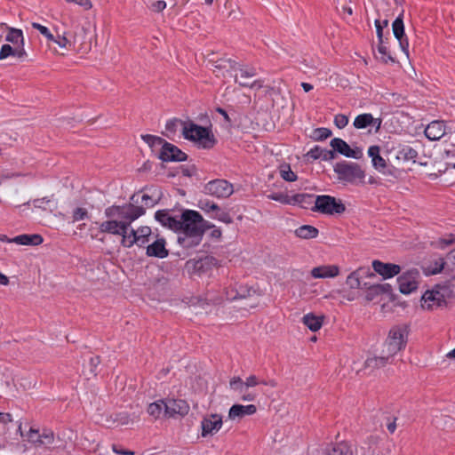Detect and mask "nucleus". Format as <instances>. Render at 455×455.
Wrapping results in <instances>:
<instances>
[{"instance_id":"nucleus-64","label":"nucleus","mask_w":455,"mask_h":455,"mask_svg":"<svg viewBox=\"0 0 455 455\" xmlns=\"http://www.w3.org/2000/svg\"><path fill=\"white\" fill-rule=\"evenodd\" d=\"M242 394L241 400L243 402H253L256 399V395L252 393H246L244 391Z\"/></svg>"},{"instance_id":"nucleus-13","label":"nucleus","mask_w":455,"mask_h":455,"mask_svg":"<svg viewBox=\"0 0 455 455\" xmlns=\"http://www.w3.org/2000/svg\"><path fill=\"white\" fill-rule=\"evenodd\" d=\"M257 294V290L248 284L235 282L226 291L227 299L229 300L244 299Z\"/></svg>"},{"instance_id":"nucleus-45","label":"nucleus","mask_w":455,"mask_h":455,"mask_svg":"<svg viewBox=\"0 0 455 455\" xmlns=\"http://www.w3.org/2000/svg\"><path fill=\"white\" fill-rule=\"evenodd\" d=\"M312 198V196L307 194H298L290 197L291 204H299L301 207H306L308 204V200Z\"/></svg>"},{"instance_id":"nucleus-10","label":"nucleus","mask_w":455,"mask_h":455,"mask_svg":"<svg viewBox=\"0 0 455 455\" xmlns=\"http://www.w3.org/2000/svg\"><path fill=\"white\" fill-rule=\"evenodd\" d=\"M217 265V259L212 256H206L199 259H189L185 264V268L189 275H202L210 271Z\"/></svg>"},{"instance_id":"nucleus-40","label":"nucleus","mask_w":455,"mask_h":455,"mask_svg":"<svg viewBox=\"0 0 455 455\" xmlns=\"http://www.w3.org/2000/svg\"><path fill=\"white\" fill-rule=\"evenodd\" d=\"M280 176L289 182L297 180V175L291 171L289 164H282L278 167Z\"/></svg>"},{"instance_id":"nucleus-37","label":"nucleus","mask_w":455,"mask_h":455,"mask_svg":"<svg viewBox=\"0 0 455 455\" xmlns=\"http://www.w3.org/2000/svg\"><path fill=\"white\" fill-rule=\"evenodd\" d=\"M377 50L380 57L376 56L378 60H379L382 63L387 64L388 62L395 63V58L392 57L390 52L387 47L384 45V42H379L377 46Z\"/></svg>"},{"instance_id":"nucleus-57","label":"nucleus","mask_w":455,"mask_h":455,"mask_svg":"<svg viewBox=\"0 0 455 455\" xmlns=\"http://www.w3.org/2000/svg\"><path fill=\"white\" fill-rule=\"evenodd\" d=\"M228 67H231V61L228 60H220L215 62L213 65V71L217 72V70H220L222 68H226Z\"/></svg>"},{"instance_id":"nucleus-54","label":"nucleus","mask_w":455,"mask_h":455,"mask_svg":"<svg viewBox=\"0 0 455 455\" xmlns=\"http://www.w3.org/2000/svg\"><path fill=\"white\" fill-rule=\"evenodd\" d=\"M215 212H216L215 218H217L219 220H220L224 223H227V224L232 223L233 220L228 212H221L220 209H219V211H215Z\"/></svg>"},{"instance_id":"nucleus-5","label":"nucleus","mask_w":455,"mask_h":455,"mask_svg":"<svg viewBox=\"0 0 455 455\" xmlns=\"http://www.w3.org/2000/svg\"><path fill=\"white\" fill-rule=\"evenodd\" d=\"M409 327L406 324L395 325L388 331L387 339L380 345L379 350L390 361L407 344Z\"/></svg>"},{"instance_id":"nucleus-17","label":"nucleus","mask_w":455,"mask_h":455,"mask_svg":"<svg viewBox=\"0 0 455 455\" xmlns=\"http://www.w3.org/2000/svg\"><path fill=\"white\" fill-rule=\"evenodd\" d=\"M28 441L39 447L44 444H52L54 442V434L52 430L44 429L42 434L35 428H30L27 434Z\"/></svg>"},{"instance_id":"nucleus-3","label":"nucleus","mask_w":455,"mask_h":455,"mask_svg":"<svg viewBox=\"0 0 455 455\" xmlns=\"http://www.w3.org/2000/svg\"><path fill=\"white\" fill-rule=\"evenodd\" d=\"M10 199L18 204H28V185L20 174L0 176V201Z\"/></svg>"},{"instance_id":"nucleus-52","label":"nucleus","mask_w":455,"mask_h":455,"mask_svg":"<svg viewBox=\"0 0 455 455\" xmlns=\"http://www.w3.org/2000/svg\"><path fill=\"white\" fill-rule=\"evenodd\" d=\"M334 124L339 129H342L347 125L348 117L342 114L336 115L334 117Z\"/></svg>"},{"instance_id":"nucleus-33","label":"nucleus","mask_w":455,"mask_h":455,"mask_svg":"<svg viewBox=\"0 0 455 455\" xmlns=\"http://www.w3.org/2000/svg\"><path fill=\"white\" fill-rule=\"evenodd\" d=\"M296 236L301 239H313L315 238L319 231L316 228L311 225H303L294 231Z\"/></svg>"},{"instance_id":"nucleus-23","label":"nucleus","mask_w":455,"mask_h":455,"mask_svg":"<svg viewBox=\"0 0 455 455\" xmlns=\"http://www.w3.org/2000/svg\"><path fill=\"white\" fill-rule=\"evenodd\" d=\"M165 240L158 238L147 246L146 254L148 257L164 259L169 255V251L165 247Z\"/></svg>"},{"instance_id":"nucleus-56","label":"nucleus","mask_w":455,"mask_h":455,"mask_svg":"<svg viewBox=\"0 0 455 455\" xmlns=\"http://www.w3.org/2000/svg\"><path fill=\"white\" fill-rule=\"evenodd\" d=\"M322 154H323V148L316 146L307 152V156H308L314 160H316L318 158H322V156H323Z\"/></svg>"},{"instance_id":"nucleus-9","label":"nucleus","mask_w":455,"mask_h":455,"mask_svg":"<svg viewBox=\"0 0 455 455\" xmlns=\"http://www.w3.org/2000/svg\"><path fill=\"white\" fill-rule=\"evenodd\" d=\"M164 415L168 419L183 418L188 415L190 411L189 404L183 399L166 398L164 399Z\"/></svg>"},{"instance_id":"nucleus-4","label":"nucleus","mask_w":455,"mask_h":455,"mask_svg":"<svg viewBox=\"0 0 455 455\" xmlns=\"http://www.w3.org/2000/svg\"><path fill=\"white\" fill-rule=\"evenodd\" d=\"M454 298V291L448 284H435L427 290L420 299V307L424 311L442 310L448 306V301Z\"/></svg>"},{"instance_id":"nucleus-19","label":"nucleus","mask_w":455,"mask_h":455,"mask_svg":"<svg viewBox=\"0 0 455 455\" xmlns=\"http://www.w3.org/2000/svg\"><path fill=\"white\" fill-rule=\"evenodd\" d=\"M395 37L399 41L400 47L405 56L409 58V42L404 36V25L401 16L397 17L392 24Z\"/></svg>"},{"instance_id":"nucleus-47","label":"nucleus","mask_w":455,"mask_h":455,"mask_svg":"<svg viewBox=\"0 0 455 455\" xmlns=\"http://www.w3.org/2000/svg\"><path fill=\"white\" fill-rule=\"evenodd\" d=\"M141 138L151 148H153L156 145L163 146V144L164 142V140L162 138L154 136V135H149V134L142 135Z\"/></svg>"},{"instance_id":"nucleus-18","label":"nucleus","mask_w":455,"mask_h":455,"mask_svg":"<svg viewBox=\"0 0 455 455\" xmlns=\"http://www.w3.org/2000/svg\"><path fill=\"white\" fill-rule=\"evenodd\" d=\"M43 241V237L37 234L20 235L14 238H8L6 235L0 234V242L14 243L20 245H39Z\"/></svg>"},{"instance_id":"nucleus-43","label":"nucleus","mask_w":455,"mask_h":455,"mask_svg":"<svg viewBox=\"0 0 455 455\" xmlns=\"http://www.w3.org/2000/svg\"><path fill=\"white\" fill-rule=\"evenodd\" d=\"M152 230L148 226H141L137 228V235L140 241V246H144L148 242V237L151 235Z\"/></svg>"},{"instance_id":"nucleus-24","label":"nucleus","mask_w":455,"mask_h":455,"mask_svg":"<svg viewBox=\"0 0 455 455\" xmlns=\"http://www.w3.org/2000/svg\"><path fill=\"white\" fill-rule=\"evenodd\" d=\"M361 274H365L369 277H375V274L371 272L369 268L363 269L359 268L354 272H352L347 277L346 283L348 285L350 289H362L367 286V283H361Z\"/></svg>"},{"instance_id":"nucleus-1","label":"nucleus","mask_w":455,"mask_h":455,"mask_svg":"<svg viewBox=\"0 0 455 455\" xmlns=\"http://www.w3.org/2000/svg\"><path fill=\"white\" fill-rule=\"evenodd\" d=\"M146 213L144 206H138L132 203L123 205H111L105 209L104 214L108 219L100 224L101 233L121 235V244L131 248L134 244L140 246L137 229L131 225Z\"/></svg>"},{"instance_id":"nucleus-30","label":"nucleus","mask_w":455,"mask_h":455,"mask_svg":"<svg viewBox=\"0 0 455 455\" xmlns=\"http://www.w3.org/2000/svg\"><path fill=\"white\" fill-rule=\"evenodd\" d=\"M390 360L383 355L381 352L379 351L378 355H369L364 361V368L370 369L371 371L382 368L386 366Z\"/></svg>"},{"instance_id":"nucleus-61","label":"nucleus","mask_w":455,"mask_h":455,"mask_svg":"<svg viewBox=\"0 0 455 455\" xmlns=\"http://www.w3.org/2000/svg\"><path fill=\"white\" fill-rule=\"evenodd\" d=\"M180 122H182V121L181 120H177V119L169 121L166 124V130L169 131V132H174L176 131L177 124H180Z\"/></svg>"},{"instance_id":"nucleus-48","label":"nucleus","mask_w":455,"mask_h":455,"mask_svg":"<svg viewBox=\"0 0 455 455\" xmlns=\"http://www.w3.org/2000/svg\"><path fill=\"white\" fill-rule=\"evenodd\" d=\"M54 43L61 49H65L72 44L71 41L67 37L66 33L62 35L58 34Z\"/></svg>"},{"instance_id":"nucleus-38","label":"nucleus","mask_w":455,"mask_h":455,"mask_svg":"<svg viewBox=\"0 0 455 455\" xmlns=\"http://www.w3.org/2000/svg\"><path fill=\"white\" fill-rule=\"evenodd\" d=\"M374 122V117L371 114H361L358 115L354 120V126L356 129H363L366 128Z\"/></svg>"},{"instance_id":"nucleus-25","label":"nucleus","mask_w":455,"mask_h":455,"mask_svg":"<svg viewBox=\"0 0 455 455\" xmlns=\"http://www.w3.org/2000/svg\"><path fill=\"white\" fill-rule=\"evenodd\" d=\"M339 274V267L336 265H322L311 269L310 275L314 278H332Z\"/></svg>"},{"instance_id":"nucleus-11","label":"nucleus","mask_w":455,"mask_h":455,"mask_svg":"<svg viewBox=\"0 0 455 455\" xmlns=\"http://www.w3.org/2000/svg\"><path fill=\"white\" fill-rule=\"evenodd\" d=\"M420 274L419 270L413 268L404 272L397 278L399 291L403 294H410L417 290Z\"/></svg>"},{"instance_id":"nucleus-2","label":"nucleus","mask_w":455,"mask_h":455,"mask_svg":"<svg viewBox=\"0 0 455 455\" xmlns=\"http://www.w3.org/2000/svg\"><path fill=\"white\" fill-rule=\"evenodd\" d=\"M180 229L178 230V243L184 248L198 245L207 229L214 228L196 211L185 210L180 217Z\"/></svg>"},{"instance_id":"nucleus-41","label":"nucleus","mask_w":455,"mask_h":455,"mask_svg":"<svg viewBox=\"0 0 455 455\" xmlns=\"http://www.w3.org/2000/svg\"><path fill=\"white\" fill-rule=\"evenodd\" d=\"M445 142L447 143V146L444 148L446 158H455V132L447 136Z\"/></svg>"},{"instance_id":"nucleus-44","label":"nucleus","mask_w":455,"mask_h":455,"mask_svg":"<svg viewBox=\"0 0 455 455\" xmlns=\"http://www.w3.org/2000/svg\"><path fill=\"white\" fill-rule=\"evenodd\" d=\"M89 218L88 210L84 207H76L72 212V221L74 223L84 220Z\"/></svg>"},{"instance_id":"nucleus-51","label":"nucleus","mask_w":455,"mask_h":455,"mask_svg":"<svg viewBox=\"0 0 455 455\" xmlns=\"http://www.w3.org/2000/svg\"><path fill=\"white\" fill-rule=\"evenodd\" d=\"M14 50L15 49L8 44H3L0 50V60H5L10 56H13Z\"/></svg>"},{"instance_id":"nucleus-50","label":"nucleus","mask_w":455,"mask_h":455,"mask_svg":"<svg viewBox=\"0 0 455 455\" xmlns=\"http://www.w3.org/2000/svg\"><path fill=\"white\" fill-rule=\"evenodd\" d=\"M199 207L205 212L219 211V206L214 203H211L207 199H201L199 201Z\"/></svg>"},{"instance_id":"nucleus-15","label":"nucleus","mask_w":455,"mask_h":455,"mask_svg":"<svg viewBox=\"0 0 455 455\" xmlns=\"http://www.w3.org/2000/svg\"><path fill=\"white\" fill-rule=\"evenodd\" d=\"M331 147L334 151L348 158L360 159L363 156V151L359 148H351L350 146L342 139L334 138L331 140Z\"/></svg>"},{"instance_id":"nucleus-39","label":"nucleus","mask_w":455,"mask_h":455,"mask_svg":"<svg viewBox=\"0 0 455 455\" xmlns=\"http://www.w3.org/2000/svg\"><path fill=\"white\" fill-rule=\"evenodd\" d=\"M325 455H351V451L347 443H340L328 449Z\"/></svg>"},{"instance_id":"nucleus-16","label":"nucleus","mask_w":455,"mask_h":455,"mask_svg":"<svg viewBox=\"0 0 455 455\" xmlns=\"http://www.w3.org/2000/svg\"><path fill=\"white\" fill-rule=\"evenodd\" d=\"M159 158L164 162H182L187 159V155L180 148H178L176 146L164 141L162 146Z\"/></svg>"},{"instance_id":"nucleus-26","label":"nucleus","mask_w":455,"mask_h":455,"mask_svg":"<svg viewBox=\"0 0 455 455\" xmlns=\"http://www.w3.org/2000/svg\"><path fill=\"white\" fill-rule=\"evenodd\" d=\"M258 384L259 379L255 375L249 376L245 381H243L240 377H233L229 381L230 387L239 393L244 392V388L252 387Z\"/></svg>"},{"instance_id":"nucleus-53","label":"nucleus","mask_w":455,"mask_h":455,"mask_svg":"<svg viewBox=\"0 0 455 455\" xmlns=\"http://www.w3.org/2000/svg\"><path fill=\"white\" fill-rule=\"evenodd\" d=\"M65 1L68 4H75L82 8H84L86 11L92 9V4L91 0H65Z\"/></svg>"},{"instance_id":"nucleus-46","label":"nucleus","mask_w":455,"mask_h":455,"mask_svg":"<svg viewBox=\"0 0 455 455\" xmlns=\"http://www.w3.org/2000/svg\"><path fill=\"white\" fill-rule=\"evenodd\" d=\"M331 131L328 128H316L313 132L312 138L315 140H323L331 137Z\"/></svg>"},{"instance_id":"nucleus-58","label":"nucleus","mask_w":455,"mask_h":455,"mask_svg":"<svg viewBox=\"0 0 455 455\" xmlns=\"http://www.w3.org/2000/svg\"><path fill=\"white\" fill-rule=\"evenodd\" d=\"M322 155H323L322 156L323 160H325V161L332 160L336 157V151H334L333 148H332V150L323 149Z\"/></svg>"},{"instance_id":"nucleus-62","label":"nucleus","mask_w":455,"mask_h":455,"mask_svg":"<svg viewBox=\"0 0 455 455\" xmlns=\"http://www.w3.org/2000/svg\"><path fill=\"white\" fill-rule=\"evenodd\" d=\"M13 57H16L20 60L25 59L27 57V52H26L24 47L20 46V48L15 49Z\"/></svg>"},{"instance_id":"nucleus-21","label":"nucleus","mask_w":455,"mask_h":455,"mask_svg":"<svg viewBox=\"0 0 455 455\" xmlns=\"http://www.w3.org/2000/svg\"><path fill=\"white\" fill-rule=\"evenodd\" d=\"M257 411V406L254 404H234L230 407L228 417L230 420L241 419L244 416H251L255 414Z\"/></svg>"},{"instance_id":"nucleus-49","label":"nucleus","mask_w":455,"mask_h":455,"mask_svg":"<svg viewBox=\"0 0 455 455\" xmlns=\"http://www.w3.org/2000/svg\"><path fill=\"white\" fill-rule=\"evenodd\" d=\"M290 197L288 195L283 194V193H275L268 196V198L274 201L280 202L284 204H291V201L290 200Z\"/></svg>"},{"instance_id":"nucleus-60","label":"nucleus","mask_w":455,"mask_h":455,"mask_svg":"<svg viewBox=\"0 0 455 455\" xmlns=\"http://www.w3.org/2000/svg\"><path fill=\"white\" fill-rule=\"evenodd\" d=\"M375 27H376L377 36H378L379 42L381 43V41H383V28L379 20H375Z\"/></svg>"},{"instance_id":"nucleus-8","label":"nucleus","mask_w":455,"mask_h":455,"mask_svg":"<svg viewBox=\"0 0 455 455\" xmlns=\"http://www.w3.org/2000/svg\"><path fill=\"white\" fill-rule=\"evenodd\" d=\"M314 211L323 214H341L346 211V206L340 199L331 196H317L315 201Z\"/></svg>"},{"instance_id":"nucleus-20","label":"nucleus","mask_w":455,"mask_h":455,"mask_svg":"<svg viewBox=\"0 0 455 455\" xmlns=\"http://www.w3.org/2000/svg\"><path fill=\"white\" fill-rule=\"evenodd\" d=\"M372 267L376 273L383 276L385 279L391 278L398 275L401 271L399 265L393 263H384L377 259L372 261Z\"/></svg>"},{"instance_id":"nucleus-6","label":"nucleus","mask_w":455,"mask_h":455,"mask_svg":"<svg viewBox=\"0 0 455 455\" xmlns=\"http://www.w3.org/2000/svg\"><path fill=\"white\" fill-rule=\"evenodd\" d=\"M183 137L195 142L198 147L208 149L212 148L216 140L212 132L205 127L200 126L191 121L180 122Z\"/></svg>"},{"instance_id":"nucleus-55","label":"nucleus","mask_w":455,"mask_h":455,"mask_svg":"<svg viewBox=\"0 0 455 455\" xmlns=\"http://www.w3.org/2000/svg\"><path fill=\"white\" fill-rule=\"evenodd\" d=\"M166 2L164 0H158L151 4V10L155 12H161L166 8Z\"/></svg>"},{"instance_id":"nucleus-22","label":"nucleus","mask_w":455,"mask_h":455,"mask_svg":"<svg viewBox=\"0 0 455 455\" xmlns=\"http://www.w3.org/2000/svg\"><path fill=\"white\" fill-rule=\"evenodd\" d=\"M155 219L164 227L178 232L180 229V219L172 216L167 210H159L155 214Z\"/></svg>"},{"instance_id":"nucleus-28","label":"nucleus","mask_w":455,"mask_h":455,"mask_svg":"<svg viewBox=\"0 0 455 455\" xmlns=\"http://www.w3.org/2000/svg\"><path fill=\"white\" fill-rule=\"evenodd\" d=\"M254 76L255 73L252 68H240L235 76V80L241 86L253 87L255 84Z\"/></svg>"},{"instance_id":"nucleus-7","label":"nucleus","mask_w":455,"mask_h":455,"mask_svg":"<svg viewBox=\"0 0 455 455\" xmlns=\"http://www.w3.org/2000/svg\"><path fill=\"white\" fill-rule=\"evenodd\" d=\"M339 183L343 185L364 184L365 172L356 163L346 161L337 163L333 167Z\"/></svg>"},{"instance_id":"nucleus-34","label":"nucleus","mask_w":455,"mask_h":455,"mask_svg":"<svg viewBox=\"0 0 455 455\" xmlns=\"http://www.w3.org/2000/svg\"><path fill=\"white\" fill-rule=\"evenodd\" d=\"M5 40L8 43L12 44H20V46L24 45V36L21 29L8 28V33L6 35Z\"/></svg>"},{"instance_id":"nucleus-31","label":"nucleus","mask_w":455,"mask_h":455,"mask_svg":"<svg viewBox=\"0 0 455 455\" xmlns=\"http://www.w3.org/2000/svg\"><path fill=\"white\" fill-rule=\"evenodd\" d=\"M379 147L371 146L368 149V155L371 158L373 167L379 172L385 174V169L387 168L386 160L379 155Z\"/></svg>"},{"instance_id":"nucleus-12","label":"nucleus","mask_w":455,"mask_h":455,"mask_svg":"<svg viewBox=\"0 0 455 455\" xmlns=\"http://www.w3.org/2000/svg\"><path fill=\"white\" fill-rule=\"evenodd\" d=\"M222 416L218 413L205 415L201 421V435L204 438L212 437L222 427Z\"/></svg>"},{"instance_id":"nucleus-35","label":"nucleus","mask_w":455,"mask_h":455,"mask_svg":"<svg viewBox=\"0 0 455 455\" xmlns=\"http://www.w3.org/2000/svg\"><path fill=\"white\" fill-rule=\"evenodd\" d=\"M417 156L418 153L415 149L409 146H405L398 151L396 158L398 160H403L406 162L411 161L413 164H415Z\"/></svg>"},{"instance_id":"nucleus-29","label":"nucleus","mask_w":455,"mask_h":455,"mask_svg":"<svg viewBox=\"0 0 455 455\" xmlns=\"http://www.w3.org/2000/svg\"><path fill=\"white\" fill-rule=\"evenodd\" d=\"M325 316L323 315H316L314 313L306 314L301 321L311 331H318L324 322Z\"/></svg>"},{"instance_id":"nucleus-59","label":"nucleus","mask_w":455,"mask_h":455,"mask_svg":"<svg viewBox=\"0 0 455 455\" xmlns=\"http://www.w3.org/2000/svg\"><path fill=\"white\" fill-rule=\"evenodd\" d=\"M142 201L144 202L145 206H147V207H153L155 204H157V200H154L148 195H143Z\"/></svg>"},{"instance_id":"nucleus-27","label":"nucleus","mask_w":455,"mask_h":455,"mask_svg":"<svg viewBox=\"0 0 455 455\" xmlns=\"http://www.w3.org/2000/svg\"><path fill=\"white\" fill-rule=\"evenodd\" d=\"M425 135L430 140H437L445 135V124L443 121H433L425 129Z\"/></svg>"},{"instance_id":"nucleus-36","label":"nucleus","mask_w":455,"mask_h":455,"mask_svg":"<svg viewBox=\"0 0 455 455\" xmlns=\"http://www.w3.org/2000/svg\"><path fill=\"white\" fill-rule=\"evenodd\" d=\"M164 399L149 403L147 409L148 415L155 419H159L163 413V410L164 411Z\"/></svg>"},{"instance_id":"nucleus-14","label":"nucleus","mask_w":455,"mask_h":455,"mask_svg":"<svg viewBox=\"0 0 455 455\" xmlns=\"http://www.w3.org/2000/svg\"><path fill=\"white\" fill-rule=\"evenodd\" d=\"M204 189L206 194L217 198H227L234 192L232 184L224 180L210 181Z\"/></svg>"},{"instance_id":"nucleus-42","label":"nucleus","mask_w":455,"mask_h":455,"mask_svg":"<svg viewBox=\"0 0 455 455\" xmlns=\"http://www.w3.org/2000/svg\"><path fill=\"white\" fill-rule=\"evenodd\" d=\"M33 205L35 208L42 209L45 211L47 209V206L49 208H56V204L53 202V200L48 196H44L42 198H36L33 200Z\"/></svg>"},{"instance_id":"nucleus-32","label":"nucleus","mask_w":455,"mask_h":455,"mask_svg":"<svg viewBox=\"0 0 455 455\" xmlns=\"http://www.w3.org/2000/svg\"><path fill=\"white\" fill-rule=\"evenodd\" d=\"M106 424H119L123 426H130L134 424V420L127 412H119L110 415L109 418L106 419Z\"/></svg>"},{"instance_id":"nucleus-63","label":"nucleus","mask_w":455,"mask_h":455,"mask_svg":"<svg viewBox=\"0 0 455 455\" xmlns=\"http://www.w3.org/2000/svg\"><path fill=\"white\" fill-rule=\"evenodd\" d=\"M32 27L35 29L38 30L44 36V35L48 34V31H50L45 26H43L36 22H33Z\"/></svg>"}]
</instances>
